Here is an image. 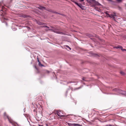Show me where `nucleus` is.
<instances>
[{
	"instance_id": "4468645a",
	"label": "nucleus",
	"mask_w": 126,
	"mask_h": 126,
	"mask_svg": "<svg viewBox=\"0 0 126 126\" xmlns=\"http://www.w3.org/2000/svg\"><path fill=\"white\" fill-rule=\"evenodd\" d=\"M65 46L68 48H69L70 50L71 49V48L68 46L67 45H65Z\"/></svg>"
},
{
	"instance_id": "cd10ccee",
	"label": "nucleus",
	"mask_w": 126,
	"mask_h": 126,
	"mask_svg": "<svg viewBox=\"0 0 126 126\" xmlns=\"http://www.w3.org/2000/svg\"><path fill=\"white\" fill-rule=\"evenodd\" d=\"M108 126H112V125H108Z\"/></svg>"
},
{
	"instance_id": "c756f323",
	"label": "nucleus",
	"mask_w": 126,
	"mask_h": 126,
	"mask_svg": "<svg viewBox=\"0 0 126 126\" xmlns=\"http://www.w3.org/2000/svg\"><path fill=\"white\" fill-rule=\"evenodd\" d=\"M6 25L7 26V23H6Z\"/></svg>"
},
{
	"instance_id": "5701e85b",
	"label": "nucleus",
	"mask_w": 126,
	"mask_h": 126,
	"mask_svg": "<svg viewBox=\"0 0 126 126\" xmlns=\"http://www.w3.org/2000/svg\"><path fill=\"white\" fill-rule=\"evenodd\" d=\"M51 28H52L53 29H54V27H52V26H51Z\"/></svg>"
},
{
	"instance_id": "9d476101",
	"label": "nucleus",
	"mask_w": 126,
	"mask_h": 126,
	"mask_svg": "<svg viewBox=\"0 0 126 126\" xmlns=\"http://www.w3.org/2000/svg\"><path fill=\"white\" fill-rule=\"evenodd\" d=\"M120 73L123 76H124L125 74V73L124 72L122 71L120 72Z\"/></svg>"
},
{
	"instance_id": "20e7f679",
	"label": "nucleus",
	"mask_w": 126,
	"mask_h": 126,
	"mask_svg": "<svg viewBox=\"0 0 126 126\" xmlns=\"http://www.w3.org/2000/svg\"><path fill=\"white\" fill-rule=\"evenodd\" d=\"M105 13L106 14H107L108 15V16H109L110 17L114 19H115V17L116 16L115 15V13L112 14H111L110 15L108 14L107 12H106Z\"/></svg>"
},
{
	"instance_id": "ddd939ff",
	"label": "nucleus",
	"mask_w": 126,
	"mask_h": 126,
	"mask_svg": "<svg viewBox=\"0 0 126 126\" xmlns=\"http://www.w3.org/2000/svg\"><path fill=\"white\" fill-rule=\"evenodd\" d=\"M41 27H46V28H49V27H48L47 26H41Z\"/></svg>"
},
{
	"instance_id": "dca6fc26",
	"label": "nucleus",
	"mask_w": 126,
	"mask_h": 126,
	"mask_svg": "<svg viewBox=\"0 0 126 126\" xmlns=\"http://www.w3.org/2000/svg\"><path fill=\"white\" fill-rule=\"evenodd\" d=\"M122 0H116L118 2H121Z\"/></svg>"
},
{
	"instance_id": "0eeeda50",
	"label": "nucleus",
	"mask_w": 126,
	"mask_h": 126,
	"mask_svg": "<svg viewBox=\"0 0 126 126\" xmlns=\"http://www.w3.org/2000/svg\"><path fill=\"white\" fill-rule=\"evenodd\" d=\"M76 4V5H77L80 8H81L82 9V8L84 6H83L82 4H81L80 3H78L77 2H74Z\"/></svg>"
},
{
	"instance_id": "6ab92c4d",
	"label": "nucleus",
	"mask_w": 126,
	"mask_h": 126,
	"mask_svg": "<svg viewBox=\"0 0 126 126\" xmlns=\"http://www.w3.org/2000/svg\"><path fill=\"white\" fill-rule=\"evenodd\" d=\"M119 46H118L117 47H115V48H119Z\"/></svg>"
},
{
	"instance_id": "f3484780",
	"label": "nucleus",
	"mask_w": 126,
	"mask_h": 126,
	"mask_svg": "<svg viewBox=\"0 0 126 126\" xmlns=\"http://www.w3.org/2000/svg\"><path fill=\"white\" fill-rule=\"evenodd\" d=\"M79 1L80 2H82L84 0H79Z\"/></svg>"
},
{
	"instance_id": "9b49d317",
	"label": "nucleus",
	"mask_w": 126,
	"mask_h": 126,
	"mask_svg": "<svg viewBox=\"0 0 126 126\" xmlns=\"http://www.w3.org/2000/svg\"><path fill=\"white\" fill-rule=\"evenodd\" d=\"M38 65H39L40 66H44L43 64L41 63L40 62H39V63H38Z\"/></svg>"
},
{
	"instance_id": "b1692460",
	"label": "nucleus",
	"mask_w": 126,
	"mask_h": 126,
	"mask_svg": "<svg viewBox=\"0 0 126 126\" xmlns=\"http://www.w3.org/2000/svg\"><path fill=\"white\" fill-rule=\"evenodd\" d=\"M37 61H38V62L39 63V62H40L39 61V60L38 59V58H37Z\"/></svg>"
},
{
	"instance_id": "4be33fe9",
	"label": "nucleus",
	"mask_w": 126,
	"mask_h": 126,
	"mask_svg": "<svg viewBox=\"0 0 126 126\" xmlns=\"http://www.w3.org/2000/svg\"><path fill=\"white\" fill-rule=\"evenodd\" d=\"M85 78H82V80L85 81L86 80H85Z\"/></svg>"
},
{
	"instance_id": "6e6552de",
	"label": "nucleus",
	"mask_w": 126,
	"mask_h": 126,
	"mask_svg": "<svg viewBox=\"0 0 126 126\" xmlns=\"http://www.w3.org/2000/svg\"><path fill=\"white\" fill-rule=\"evenodd\" d=\"M38 8L40 9L41 10H46V8L45 7H43L41 6H39L38 7Z\"/></svg>"
},
{
	"instance_id": "a878e982",
	"label": "nucleus",
	"mask_w": 126,
	"mask_h": 126,
	"mask_svg": "<svg viewBox=\"0 0 126 126\" xmlns=\"http://www.w3.org/2000/svg\"><path fill=\"white\" fill-rule=\"evenodd\" d=\"M60 15H62V16H64V15H63V14H60Z\"/></svg>"
},
{
	"instance_id": "412c9836",
	"label": "nucleus",
	"mask_w": 126,
	"mask_h": 126,
	"mask_svg": "<svg viewBox=\"0 0 126 126\" xmlns=\"http://www.w3.org/2000/svg\"><path fill=\"white\" fill-rule=\"evenodd\" d=\"M34 67L37 70H38V69L37 68L36 66H34Z\"/></svg>"
},
{
	"instance_id": "2eb2a0df",
	"label": "nucleus",
	"mask_w": 126,
	"mask_h": 126,
	"mask_svg": "<svg viewBox=\"0 0 126 126\" xmlns=\"http://www.w3.org/2000/svg\"><path fill=\"white\" fill-rule=\"evenodd\" d=\"M53 13H55L57 14H60V13H58L57 12H54V11H53Z\"/></svg>"
},
{
	"instance_id": "1a4fd4ad",
	"label": "nucleus",
	"mask_w": 126,
	"mask_h": 126,
	"mask_svg": "<svg viewBox=\"0 0 126 126\" xmlns=\"http://www.w3.org/2000/svg\"><path fill=\"white\" fill-rule=\"evenodd\" d=\"M37 24L39 25H41L43 24L42 23L38 21H37Z\"/></svg>"
},
{
	"instance_id": "aec40b11",
	"label": "nucleus",
	"mask_w": 126,
	"mask_h": 126,
	"mask_svg": "<svg viewBox=\"0 0 126 126\" xmlns=\"http://www.w3.org/2000/svg\"><path fill=\"white\" fill-rule=\"evenodd\" d=\"M122 50L123 51H126V49H122Z\"/></svg>"
},
{
	"instance_id": "473e14b6",
	"label": "nucleus",
	"mask_w": 126,
	"mask_h": 126,
	"mask_svg": "<svg viewBox=\"0 0 126 126\" xmlns=\"http://www.w3.org/2000/svg\"><path fill=\"white\" fill-rule=\"evenodd\" d=\"M69 83L68 82H67V83L68 84Z\"/></svg>"
},
{
	"instance_id": "7c9ffc66",
	"label": "nucleus",
	"mask_w": 126,
	"mask_h": 126,
	"mask_svg": "<svg viewBox=\"0 0 126 126\" xmlns=\"http://www.w3.org/2000/svg\"><path fill=\"white\" fill-rule=\"evenodd\" d=\"M39 126H42V125H39Z\"/></svg>"
},
{
	"instance_id": "39448f33",
	"label": "nucleus",
	"mask_w": 126,
	"mask_h": 126,
	"mask_svg": "<svg viewBox=\"0 0 126 126\" xmlns=\"http://www.w3.org/2000/svg\"><path fill=\"white\" fill-rule=\"evenodd\" d=\"M62 111H58L57 112V115L60 117H67V116L63 115L61 114Z\"/></svg>"
},
{
	"instance_id": "f257e3e1",
	"label": "nucleus",
	"mask_w": 126,
	"mask_h": 126,
	"mask_svg": "<svg viewBox=\"0 0 126 126\" xmlns=\"http://www.w3.org/2000/svg\"><path fill=\"white\" fill-rule=\"evenodd\" d=\"M87 2L91 4H92V6H94L95 5H99L100 4L95 0H87Z\"/></svg>"
},
{
	"instance_id": "393cba45",
	"label": "nucleus",
	"mask_w": 126,
	"mask_h": 126,
	"mask_svg": "<svg viewBox=\"0 0 126 126\" xmlns=\"http://www.w3.org/2000/svg\"><path fill=\"white\" fill-rule=\"evenodd\" d=\"M99 9L98 8H97V9H96V10H98V11H99L98 10Z\"/></svg>"
},
{
	"instance_id": "2f4dec72",
	"label": "nucleus",
	"mask_w": 126,
	"mask_h": 126,
	"mask_svg": "<svg viewBox=\"0 0 126 126\" xmlns=\"http://www.w3.org/2000/svg\"><path fill=\"white\" fill-rule=\"evenodd\" d=\"M16 124L18 126H19V125L17 124L16 123Z\"/></svg>"
},
{
	"instance_id": "f8f14e48",
	"label": "nucleus",
	"mask_w": 126,
	"mask_h": 126,
	"mask_svg": "<svg viewBox=\"0 0 126 126\" xmlns=\"http://www.w3.org/2000/svg\"><path fill=\"white\" fill-rule=\"evenodd\" d=\"M47 10L48 11H49V12H51L53 13V11L51 9H49L48 10Z\"/></svg>"
},
{
	"instance_id": "423d86ee",
	"label": "nucleus",
	"mask_w": 126,
	"mask_h": 126,
	"mask_svg": "<svg viewBox=\"0 0 126 126\" xmlns=\"http://www.w3.org/2000/svg\"><path fill=\"white\" fill-rule=\"evenodd\" d=\"M48 30H49L51 31H52L53 32H54L55 33H57L59 34H64L62 32H58V31H55L53 30L52 29H49Z\"/></svg>"
},
{
	"instance_id": "a211bd4d",
	"label": "nucleus",
	"mask_w": 126,
	"mask_h": 126,
	"mask_svg": "<svg viewBox=\"0 0 126 126\" xmlns=\"http://www.w3.org/2000/svg\"><path fill=\"white\" fill-rule=\"evenodd\" d=\"M119 48L121 49H122V46H119Z\"/></svg>"
},
{
	"instance_id": "c85d7f7f",
	"label": "nucleus",
	"mask_w": 126,
	"mask_h": 126,
	"mask_svg": "<svg viewBox=\"0 0 126 126\" xmlns=\"http://www.w3.org/2000/svg\"><path fill=\"white\" fill-rule=\"evenodd\" d=\"M24 17H27V16H24Z\"/></svg>"
},
{
	"instance_id": "bb28decb",
	"label": "nucleus",
	"mask_w": 126,
	"mask_h": 126,
	"mask_svg": "<svg viewBox=\"0 0 126 126\" xmlns=\"http://www.w3.org/2000/svg\"><path fill=\"white\" fill-rule=\"evenodd\" d=\"M108 0V1H112L111 0Z\"/></svg>"
},
{
	"instance_id": "7ed1b4c3",
	"label": "nucleus",
	"mask_w": 126,
	"mask_h": 126,
	"mask_svg": "<svg viewBox=\"0 0 126 126\" xmlns=\"http://www.w3.org/2000/svg\"><path fill=\"white\" fill-rule=\"evenodd\" d=\"M4 116H6L7 118L8 119V120L9 122L12 124L13 125H14V123L13 121L11 118H10L6 114V112H4Z\"/></svg>"
},
{
	"instance_id": "f03ea898",
	"label": "nucleus",
	"mask_w": 126,
	"mask_h": 126,
	"mask_svg": "<svg viewBox=\"0 0 126 126\" xmlns=\"http://www.w3.org/2000/svg\"><path fill=\"white\" fill-rule=\"evenodd\" d=\"M113 90L114 91L117 92L120 94L126 96V92L125 91H123L117 88L114 89Z\"/></svg>"
}]
</instances>
